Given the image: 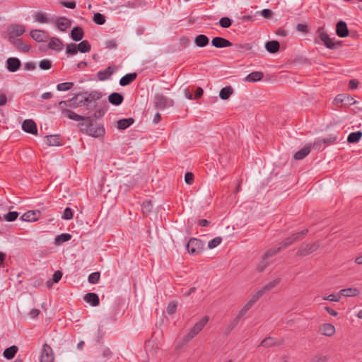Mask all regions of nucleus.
Here are the masks:
<instances>
[{
    "instance_id": "1",
    "label": "nucleus",
    "mask_w": 362,
    "mask_h": 362,
    "mask_svg": "<svg viewBox=\"0 0 362 362\" xmlns=\"http://www.w3.org/2000/svg\"><path fill=\"white\" fill-rule=\"evenodd\" d=\"M209 320V316H204L199 322H197L183 337L184 343H187L195 337L206 326Z\"/></svg>"
},
{
    "instance_id": "2",
    "label": "nucleus",
    "mask_w": 362,
    "mask_h": 362,
    "mask_svg": "<svg viewBox=\"0 0 362 362\" xmlns=\"http://www.w3.org/2000/svg\"><path fill=\"white\" fill-rule=\"evenodd\" d=\"M209 320V316H204L199 322H197L183 337L184 343H187L195 337L206 326Z\"/></svg>"
},
{
    "instance_id": "3",
    "label": "nucleus",
    "mask_w": 362,
    "mask_h": 362,
    "mask_svg": "<svg viewBox=\"0 0 362 362\" xmlns=\"http://www.w3.org/2000/svg\"><path fill=\"white\" fill-rule=\"evenodd\" d=\"M209 320V316H204L199 322H197L183 337L184 343H187L195 337L206 326Z\"/></svg>"
},
{
    "instance_id": "4",
    "label": "nucleus",
    "mask_w": 362,
    "mask_h": 362,
    "mask_svg": "<svg viewBox=\"0 0 362 362\" xmlns=\"http://www.w3.org/2000/svg\"><path fill=\"white\" fill-rule=\"evenodd\" d=\"M281 250V247H278L277 248H271L265 252L262 255L261 259L256 265V271L258 273L263 272L270 264L269 259L277 254Z\"/></svg>"
},
{
    "instance_id": "5",
    "label": "nucleus",
    "mask_w": 362,
    "mask_h": 362,
    "mask_svg": "<svg viewBox=\"0 0 362 362\" xmlns=\"http://www.w3.org/2000/svg\"><path fill=\"white\" fill-rule=\"evenodd\" d=\"M317 33L320 40L324 45L330 49H336L341 45V42H334L332 39L329 37L328 34L325 31L324 28L321 27L317 29Z\"/></svg>"
},
{
    "instance_id": "6",
    "label": "nucleus",
    "mask_w": 362,
    "mask_h": 362,
    "mask_svg": "<svg viewBox=\"0 0 362 362\" xmlns=\"http://www.w3.org/2000/svg\"><path fill=\"white\" fill-rule=\"evenodd\" d=\"M320 246V243L317 241L311 243L302 244L299 247L296 252V255L300 257H305L313 253L314 252L317 251L319 249Z\"/></svg>"
},
{
    "instance_id": "7",
    "label": "nucleus",
    "mask_w": 362,
    "mask_h": 362,
    "mask_svg": "<svg viewBox=\"0 0 362 362\" xmlns=\"http://www.w3.org/2000/svg\"><path fill=\"white\" fill-rule=\"evenodd\" d=\"M154 107L159 110H164L166 107H173L174 101L163 94H156L154 97Z\"/></svg>"
},
{
    "instance_id": "8",
    "label": "nucleus",
    "mask_w": 362,
    "mask_h": 362,
    "mask_svg": "<svg viewBox=\"0 0 362 362\" xmlns=\"http://www.w3.org/2000/svg\"><path fill=\"white\" fill-rule=\"evenodd\" d=\"M203 247V243L194 238H191L187 244V249L191 255L199 254L202 251Z\"/></svg>"
},
{
    "instance_id": "9",
    "label": "nucleus",
    "mask_w": 362,
    "mask_h": 362,
    "mask_svg": "<svg viewBox=\"0 0 362 362\" xmlns=\"http://www.w3.org/2000/svg\"><path fill=\"white\" fill-rule=\"evenodd\" d=\"M86 133L93 137H100L104 135L105 129L100 124H90L87 127Z\"/></svg>"
},
{
    "instance_id": "10",
    "label": "nucleus",
    "mask_w": 362,
    "mask_h": 362,
    "mask_svg": "<svg viewBox=\"0 0 362 362\" xmlns=\"http://www.w3.org/2000/svg\"><path fill=\"white\" fill-rule=\"evenodd\" d=\"M54 361V354L52 351V349L45 344L42 346V352L40 354V362H53Z\"/></svg>"
},
{
    "instance_id": "11",
    "label": "nucleus",
    "mask_w": 362,
    "mask_h": 362,
    "mask_svg": "<svg viewBox=\"0 0 362 362\" xmlns=\"http://www.w3.org/2000/svg\"><path fill=\"white\" fill-rule=\"evenodd\" d=\"M308 233V230L305 229L300 232L296 233L293 234L291 236L287 238L284 240V241L281 243H280L279 247H281V249L286 247L291 244L294 243L295 242L298 241L300 239L301 236L303 235H305Z\"/></svg>"
},
{
    "instance_id": "12",
    "label": "nucleus",
    "mask_w": 362,
    "mask_h": 362,
    "mask_svg": "<svg viewBox=\"0 0 362 362\" xmlns=\"http://www.w3.org/2000/svg\"><path fill=\"white\" fill-rule=\"evenodd\" d=\"M30 35L35 41L37 42H46L49 39L48 33L46 31L42 30H32L30 32Z\"/></svg>"
},
{
    "instance_id": "13",
    "label": "nucleus",
    "mask_w": 362,
    "mask_h": 362,
    "mask_svg": "<svg viewBox=\"0 0 362 362\" xmlns=\"http://www.w3.org/2000/svg\"><path fill=\"white\" fill-rule=\"evenodd\" d=\"M86 100L83 93L77 94L69 100V107L76 108L86 105Z\"/></svg>"
},
{
    "instance_id": "14",
    "label": "nucleus",
    "mask_w": 362,
    "mask_h": 362,
    "mask_svg": "<svg viewBox=\"0 0 362 362\" xmlns=\"http://www.w3.org/2000/svg\"><path fill=\"white\" fill-rule=\"evenodd\" d=\"M55 25L61 31H66L71 25L70 19L66 17H59L55 21Z\"/></svg>"
},
{
    "instance_id": "15",
    "label": "nucleus",
    "mask_w": 362,
    "mask_h": 362,
    "mask_svg": "<svg viewBox=\"0 0 362 362\" xmlns=\"http://www.w3.org/2000/svg\"><path fill=\"white\" fill-rule=\"evenodd\" d=\"M21 66V62L16 57H9L6 60V68L10 72H16Z\"/></svg>"
},
{
    "instance_id": "16",
    "label": "nucleus",
    "mask_w": 362,
    "mask_h": 362,
    "mask_svg": "<svg viewBox=\"0 0 362 362\" xmlns=\"http://www.w3.org/2000/svg\"><path fill=\"white\" fill-rule=\"evenodd\" d=\"M22 129L25 132L37 134V129L35 122L32 119H25L22 124Z\"/></svg>"
},
{
    "instance_id": "17",
    "label": "nucleus",
    "mask_w": 362,
    "mask_h": 362,
    "mask_svg": "<svg viewBox=\"0 0 362 362\" xmlns=\"http://www.w3.org/2000/svg\"><path fill=\"white\" fill-rule=\"evenodd\" d=\"M319 331L322 335L332 337L335 334L336 329L333 325L329 323H325L320 325Z\"/></svg>"
},
{
    "instance_id": "18",
    "label": "nucleus",
    "mask_w": 362,
    "mask_h": 362,
    "mask_svg": "<svg viewBox=\"0 0 362 362\" xmlns=\"http://www.w3.org/2000/svg\"><path fill=\"white\" fill-rule=\"evenodd\" d=\"M211 44L216 48H223L232 46V43L229 40L221 37H214L211 40Z\"/></svg>"
},
{
    "instance_id": "19",
    "label": "nucleus",
    "mask_w": 362,
    "mask_h": 362,
    "mask_svg": "<svg viewBox=\"0 0 362 362\" xmlns=\"http://www.w3.org/2000/svg\"><path fill=\"white\" fill-rule=\"evenodd\" d=\"M334 101L337 103H341L344 105H352L356 103V101L349 95H338L335 99Z\"/></svg>"
},
{
    "instance_id": "20",
    "label": "nucleus",
    "mask_w": 362,
    "mask_h": 362,
    "mask_svg": "<svg viewBox=\"0 0 362 362\" xmlns=\"http://www.w3.org/2000/svg\"><path fill=\"white\" fill-rule=\"evenodd\" d=\"M337 35L340 37H347L349 34V31L347 28L346 23L344 21H339L336 25Z\"/></svg>"
},
{
    "instance_id": "21",
    "label": "nucleus",
    "mask_w": 362,
    "mask_h": 362,
    "mask_svg": "<svg viewBox=\"0 0 362 362\" xmlns=\"http://www.w3.org/2000/svg\"><path fill=\"white\" fill-rule=\"evenodd\" d=\"M40 211L38 210L29 211L23 214L21 216V219L25 221H35L39 218Z\"/></svg>"
},
{
    "instance_id": "22",
    "label": "nucleus",
    "mask_w": 362,
    "mask_h": 362,
    "mask_svg": "<svg viewBox=\"0 0 362 362\" xmlns=\"http://www.w3.org/2000/svg\"><path fill=\"white\" fill-rule=\"evenodd\" d=\"M48 47L56 51H61L64 47V44L60 39L57 37H51L48 44Z\"/></svg>"
},
{
    "instance_id": "23",
    "label": "nucleus",
    "mask_w": 362,
    "mask_h": 362,
    "mask_svg": "<svg viewBox=\"0 0 362 362\" xmlns=\"http://www.w3.org/2000/svg\"><path fill=\"white\" fill-rule=\"evenodd\" d=\"M84 32L81 27H74L71 31V37L73 40L78 42L83 39Z\"/></svg>"
},
{
    "instance_id": "24",
    "label": "nucleus",
    "mask_w": 362,
    "mask_h": 362,
    "mask_svg": "<svg viewBox=\"0 0 362 362\" xmlns=\"http://www.w3.org/2000/svg\"><path fill=\"white\" fill-rule=\"evenodd\" d=\"M83 97L86 100V104L91 103L99 100L102 97V94L98 91H93L90 93H83Z\"/></svg>"
},
{
    "instance_id": "25",
    "label": "nucleus",
    "mask_w": 362,
    "mask_h": 362,
    "mask_svg": "<svg viewBox=\"0 0 362 362\" xmlns=\"http://www.w3.org/2000/svg\"><path fill=\"white\" fill-rule=\"evenodd\" d=\"M263 73L261 71H254L251 74H248L245 78L244 81L245 82L254 83L257 81H259L263 78Z\"/></svg>"
},
{
    "instance_id": "26",
    "label": "nucleus",
    "mask_w": 362,
    "mask_h": 362,
    "mask_svg": "<svg viewBox=\"0 0 362 362\" xmlns=\"http://www.w3.org/2000/svg\"><path fill=\"white\" fill-rule=\"evenodd\" d=\"M83 299L92 306H97L100 303L98 296L95 293H88L86 294Z\"/></svg>"
},
{
    "instance_id": "27",
    "label": "nucleus",
    "mask_w": 362,
    "mask_h": 362,
    "mask_svg": "<svg viewBox=\"0 0 362 362\" xmlns=\"http://www.w3.org/2000/svg\"><path fill=\"white\" fill-rule=\"evenodd\" d=\"M8 33L16 37H20L25 33V28L24 26L21 25H12L9 28Z\"/></svg>"
},
{
    "instance_id": "28",
    "label": "nucleus",
    "mask_w": 362,
    "mask_h": 362,
    "mask_svg": "<svg viewBox=\"0 0 362 362\" xmlns=\"http://www.w3.org/2000/svg\"><path fill=\"white\" fill-rule=\"evenodd\" d=\"M280 45L276 40H272L266 42L265 49L272 54L276 53L279 50Z\"/></svg>"
},
{
    "instance_id": "29",
    "label": "nucleus",
    "mask_w": 362,
    "mask_h": 362,
    "mask_svg": "<svg viewBox=\"0 0 362 362\" xmlns=\"http://www.w3.org/2000/svg\"><path fill=\"white\" fill-rule=\"evenodd\" d=\"M123 96L118 93H112L108 97L109 102L114 105H119L123 102Z\"/></svg>"
},
{
    "instance_id": "30",
    "label": "nucleus",
    "mask_w": 362,
    "mask_h": 362,
    "mask_svg": "<svg viewBox=\"0 0 362 362\" xmlns=\"http://www.w3.org/2000/svg\"><path fill=\"white\" fill-rule=\"evenodd\" d=\"M136 76L137 74L136 73L126 74L120 78L119 84L122 86H127L136 79Z\"/></svg>"
},
{
    "instance_id": "31",
    "label": "nucleus",
    "mask_w": 362,
    "mask_h": 362,
    "mask_svg": "<svg viewBox=\"0 0 362 362\" xmlns=\"http://www.w3.org/2000/svg\"><path fill=\"white\" fill-rule=\"evenodd\" d=\"M310 149H311L310 145L304 146L302 149L299 150L294 154V156H293L294 159L301 160V159L304 158L306 156H308L309 154V153L310 152Z\"/></svg>"
},
{
    "instance_id": "32",
    "label": "nucleus",
    "mask_w": 362,
    "mask_h": 362,
    "mask_svg": "<svg viewBox=\"0 0 362 362\" xmlns=\"http://www.w3.org/2000/svg\"><path fill=\"white\" fill-rule=\"evenodd\" d=\"M340 296H347V297H354L356 296L360 293V291L356 288H348L341 289L339 291Z\"/></svg>"
},
{
    "instance_id": "33",
    "label": "nucleus",
    "mask_w": 362,
    "mask_h": 362,
    "mask_svg": "<svg viewBox=\"0 0 362 362\" xmlns=\"http://www.w3.org/2000/svg\"><path fill=\"white\" fill-rule=\"evenodd\" d=\"M233 93L234 90L231 86H226L221 89L219 92V97L222 100H228L233 94Z\"/></svg>"
},
{
    "instance_id": "34",
    "label": "nucleus",
    "mask_w": 362,
    "mask_h": 362,
    "mask_svg": "<svg viewBox=\"0 0 362 362\" xmlns=\"http://www.w3.org/2000/svg\"><path fill=\"white\" fill-rule=\"evenodd\" d=\"M134 122V119L132 117L122 119L117 121V127L119 129L124 130L131 126Z\"/></svg>"
},
{
    "instance_id": "35",
    "label": "nucleus",
    "mask_w": 362,
    "mask_h": 362,
    "mask_svg": "<svg viewBox=\"0 0 362 362\" xmlns=\"http://www.w3.org/2000/svg\"><path fill=\"white\" fill-rule=\"evenodd\" d=\"M35 21L40 23H49L52 21V18H49L47 16V15L42 12H37L33 16Z\"/></svg>"
},
{
    "instance_id": "36",
    "label": "nucleus",
    "mask_w": 362,
    "mask_h": 362,
    "mask_svg": "<svg viewBox=\"0 0 362 362\" xmlns=\"http://www.w3.org/2000/svg\"><path fill=\"white\" fill-rule=\"evenodd\" d=\"M114 70L111 66H108L106 69L98 72V78L100 81H105L112 74Z\"/></svg>"
},
{
    "instance_id": "37",
    "label": "nucleus",
    "mask_w": 362,
    "mask_h": 362,
    "mask_svg": "<svg viewBox=\"0 0 362 362\" xmlns=\"http://www.w3.org/2000/svg\"><path fill=\"white\" fill-rule=\"evenodd\" d=\"M46 144L49 146H57L61 145L60 140L57 135H48L45 137Z\"/></svg>"
},
{
    "instance_id": "38",
    "label": "nucleus",
    "mask_w": 362,
    "mask_h": 362,
    "mask_svg": "<svg viewBox=\"0 0 362 362\" xmlns=\"http://www.w3.org/2000/svg\"><path fill=\"white\" fill-rule=\"evenodd\" d=\"M18 350V347L16 346L13 345V346H11L6 349L4 351L3 355L6 359L11 360L15 356Z\"/></svg>"
},
{
    "instance_id": "39",
    "label": "nucleus",
    "mask_w": 362,
    "mask_h": 362,
    "mask_svg": "<svg viewBox=\"0 0 362 362\" xmlns=\"http://www.w3.org/2000/svg\"><path fill=\"white\" fill-rule=\"evenodd\" d=\"M209 38L204 35H199L195 37L194 43L197 47H204L209 44Z\"/></svg>"
},
{
    "instance_id": "40",
    "label": "nucleus",
    "mask_w": 362,
    "mask_h": 362,
    "mask_svg": "<svg viewBox=\"0 0 362 362\" xmlns=\"http://www.w3.org/2000/svg\"><path fill=\"white\" fill-rule=\"evenodd\" d=\"M280 279H274L264 286L262 288H260V290L264 294H265L266 293L275 288L280 283Z\"/></svg>"
},
{
    "instance_id": "41",
    "label": "nucleus",
    "mask_w": 362,
    "mask_h": 362,
    "mask_svg": "<svg viewBox=\"0 0 362 362\" xmlns=\"http://www.w3.org/2000/svg\"><path fill=\"white\" fill-rule=\"evenodd\" d=\"M14 46L16 49L23 52H28L30 49V46L21 39H18L17 42H16Z\"/></svg>"
},
{
    "instance_id": "42",
    "label": "nucleus",
    "mask_w": 362,
    "mask_h": 362,
    "mask_svg": "<svg viewBox=\"0 0 362 362\" xmlns=\"http://www.w3.org/2000/svg\"><path fill=\"white\" fill-rule=\"evenodd\" d=\"M78 50L81 53L88 52L90 49V45L88 40H83L79 44L77 45Z\"/></svg>"
},
{
    "instance_id": "43",
    "label": "nucleus",
    "mask_w": 362,
    "mask_h": 362,
    "mask_svg": "<svg viewBox=\"0 0 362 362\" xmlns=\"http://www.w3.org/2000/svg\"><path fill=\"white\" fill-rule=\"evenodd\" d=\"M362 136V132H356L351 133L347 138V141L349 143H355L358 141Z\"/></svg>"
},
{
    "instance_id": "44",
    "label": "nucleus",
    "mask_w": 362,
    "mask_h": 362,
    "mask_svg": "<svg viewBox=\"0 0 362 362\" xmlns=\"http://www.w3.org/2000/svg\"><path fill=\"white\" fill-rule=\"evenodd\" d=\"M64 115L67 117L69 119L75 121H82V119H83V116H81L70 110H65Z\"/></svg>"
},
{
    "instance_id": "45",
    "label": "nucleus",
    "mask_w": 362,
    "mask_h": 362,
    "mask_svg": "<svg viewBox=\"0 0 362 362\" xmlns=\"http://www.w3.org/2000/svg\"><path fill=\"white\" fill-rule=\"evenodd\" d=\"M71 238V235L68 233H62L59 235H57L55 239L54 242L57 245H59L61 243H65L68 240H69Z\"/></svg>"
},
{
    "instance_id": "46",
    "label": "nucleus",
    "mask_w": 362,
    "mask_h": 362,
    "mask_svg": "<svg viewBox=\"0 0 362 362\" xmlns=\"http://www.w3.org/2000/svg\"><path fill=\"white\" fill-rule=\"evenodd\" d=\"M74 86V83L72 82H64L59 83L57 86V89L59 91H66L70 90Z\"/></svg>"
},
{
    "instance_id": "47",
    "label": "nucleus",
    "mask_w": 362,
    "mask_h": 362,
    "mask_svg": "<svg viewBox=\"0 0 362 362\" xmlns=\"http://www.w3.org/2000/svg\"><path fill=\"white\" fill-rule=\"evenodd\" d=\"M253 305H251V303H247L239 311L237 317H236V320H238L240 317H242L243 316H244L247 313V311L252 307Z\"/></svg>"
},
{
    "instance_id": "48",
    "label": "nucleus",
    "mask_w": 362,
    "mask_h": 362,
    "mask_svg": "<svg viewBox=\"0 0 362 362\" xmlns=\"http://www.w3.org/2000/svg\"><path fill=\"white\" fill-rule=\"evenodd\" d=\"M264 295L262 291L259 289L254 294L251 296L250 299L247 301L251 303V305H254V304Z\"/></svg>"
},
{
    "instance_id": "49",
    "label": "nucleus",
    "mask_w": 362,
    "mask_h": 362,
    "mask_svg": "<svg viewBox=\"0 0 362 362\" xmlns=\"http://www.w3.org/2000/svg\"><path fill=\"white\" fill-rule=\"evenodd\" d=\"M142 211L144 214H148L152 211L153 204L151 201H146L141 206Z\"/></svg>"
},
{
    "instance_id": "50",
    "label": "nucleus",
    "mask_w": 362,
    "mask_h": 362,
    "mask_svg": "<svg viewBox=\"0 0 362 362\" xmlns=\"http://www.w3.org/2000/svg\"><path fill=\"white\" fill-rule=\"evenodd\" d=\"M93 21L98 25H103L105 23V18L103 14L96 13L93 16Z\"/></svg>"
},
{
    "instance_id": "51",
    "label": "nucleus",
    "mask_w": 362,
    "mask_h": 362,
    "mask_svg": "<svg viewBox=\"0 0 362 362\" xmlns=\"http://www.w3.org/2000/svg\"><path fill=\"white\" fill-rule=\"evenodd\" d=\"M78 51V50L77 45L71 43V44H68L66 45V52L68 54H71V55L76 54H77Z\"/></svg>"
},
{
    "instance_id": "52",
    "label": "nucleus",
    "mask_w": 362,
    "mask_h": 362,
    "mask_svg": "<svg viewBox=\"0 0 362 362\" xmlns=\"http://www.w3.org/2000/svg\"><path fill=\"white\" fill-rule=\"evenodd\" d=\"M100 272H98L91 273L88 276L89 283L93 284H97L100 280Z\"/></svg>"
},
{
    "instance_id": "53",
    "label": "nucleus",
    "mask_w": 362,
    "mask_h": 362,
    "mask_svg": "<svg viewBox=\"0 0 362 362\" xmlns=\"http://www.w3.org/2000/svg\"><path fill=\"white\" fill-rule=\"evenodd\" d=\"M39 66L42 70H48L52 67V62L49 59H42L40 62Z\"/></svg>"
},
{
    "instance_id": "54",
    "label": "nucleus",
    "mask_w": 362,
    "mask_h": 362,
    "mask_svg": "<svg viewBox=\"0 0 362 362\" xmlns=\"http://www.w3.org/2000/svg\"><path fill=\"white\" fill-rule=\"evenodd\" d=\"M231 20L228 17H223L219 21V25L223 28H228L231 25Z\"/></svg>"
},
{
    "instance_id": "55",
    "label": "nucleus",
    "mask_w": 362,
    "mask_h": 362,
    "mask_svg": "<svg viewBox=\"0 0 362 362\" xmlns=\"http://www.w3.org/2000/svg\"><path fill=\"white\" fill-rule=\"evenodd\" d=\"M221 241H222V238L221 237H216L215 238L211 240L208 243V247L210 249H213V248L216 247V246H218L219 244H221Z\"/></svg>"
},
{
    "instance_id": "56",
    "label": "nucleus",
    "mask_w": 362,
    "mask_h": 362,
    "mask_svg": "<svg viewBox=\"0 0 362 362\" xmlns=\"http://www.w3.org/2000/svg\"><path fill=\"white\" fill-rule=\"evenodd\" d=\"M73 218V212L71 208L66 207L63 213L62 218L65 220H70Z\"/></svg>"
},
{
    "instance_id": "57",
    "label": "nucleus",
    "mask_w": 362,
    "mask_h": 362,
    "mask_svg": "<svg viewBox=\"0 0 362 362\" xmlns=\"http://www.w3.org/2000/svg\"><path fill=\"white\" fill-rule=\"evenodd\" d=\"M18 216V213L16 212V211H11V212H8L6 216H5V219L7 221H15L17 217Z\"/></svg>"
},
{
    "instance_id": "58",
    "label": "nucleus",
    "mask_w": 362,
    "mask_h": 362,
    "mask_svg": "<svg viewBox=\"0 0 362 362\" xmlns=\"http://www.w3.org/2000/svg\"><path fill=\"white\" fill-rule=\"evenodd\" d=\"M341 298V296H340V293L339 292L337 293V294H330L329 296H327V297H324V300H329V301H333V302H338L339 301Z\"/></svg>"
},
{
    "instance_id": "59",
    "label": "nucleus",
    "mask_w": 362,
    "mask_h": 362,
    "mask_svg": "<svg viewBox=\"0 0 362 362\" xmlns=\"http://www.w3.org/2000/svg\"><path fill=\"white\" fill-rule=\"evenodd\" d=\"M177 305L174 302H171L167 307V313L170 315L174 314L176 312Z\"/></svg>"
},
{
    "instance_id": "60",
    "label": "nucleus",
    "mask_w": 362,
    "mask_h": 362,
    "mask_svg": "<svg viewBox=\"0 0 362 362\" xmlns=\"http://www.w3.org/2000/svg\"><path fill=\"white\" fill-rule=\"evenodd\" d=\"M59 4L66 8L74 9L76 8V2L74 1H60Z\"/></svg>"
},
{
    "instance_id": "61",
    "label": "nucleus",
    "mask_w": 362,
    "mask_h": 362,
    "mask_svg": "<svg viewBox=\"0 0 362 362\" xmlns=\"http://www.w3.org/2000/svg\"><path fill=\"white\" fill-rule=\"evenodd\" d=\"M185 181L188 185H192L194 182V175L192 173H187L185 175Z\"/></svg>"
},
{
    "instance_id": "62",
    "label": "nucleus",
    "mask_w": 362,
    "mask_h": 362,
    "mask_svg": "<svg viewBox=\"0 0 362 362\" xmlns=\"http://www.w3.org/2000/svg\"><path fill=\"white\" fill-rule=\"evenodd\" d=\"M261 15L266 19H269L272 16V11L269 9H263L260 12Z\"/></svg>"
},
{
    "instance_id": "63",
    "label": "nucleus",
    "mask_w": 362,
    "mask_h": 362,
    "mask_svg": "<svg viewBox=\"0 0 362 362\" xmlns=\"http://www.w3.org/2000/svg\"><path fill=\"white\" fill-rule=\"evenodd\" d=\"M62 277V272L60 271H56L52 276V281L54 283H57Z\"/></svg>"
},
{
    "instance_id": "64",
    "label": "nucleus",
    "mask_w": 362,
    "mask_h": 362,
    "mask_svg": "<svg viewBox=\"0 0 362 362\" xmlns=\"http://www.w3.org/2000/svg\"><path fill=\"white\" fill-rule=\"evenodd\" d=\"M327 357L325 356H316L313 358L312 362H327Z\"/></svg>"
}]
</instances>
